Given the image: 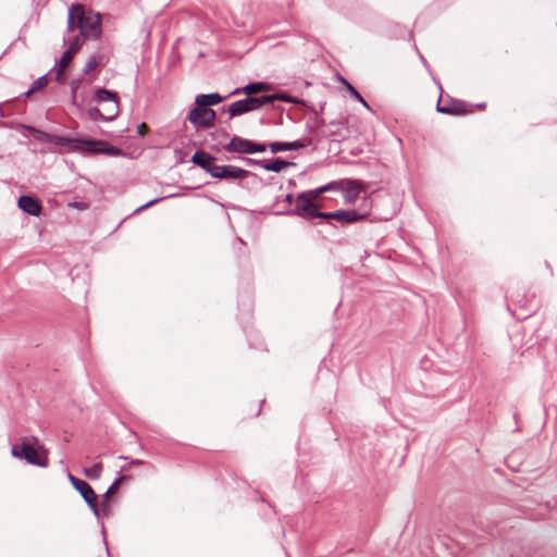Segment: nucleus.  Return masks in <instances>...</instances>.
<instances>
[{
    "instance_id": "nucleus-46",
    "label": "nucleus",
    "mask_w": 557,
    "mask_h": 557,
    "mask_svg": "<svg viewBox=\"0 0 557 557\" xmlns=\"http://www.w3.org/2000/svg\"><path fill=\"white\" fill-rule=\"evenodd\" d=\"M324 107H325V102L320 103V110L318 111V112H319V115H320L321 113H323V111H324Z\"/></svg>"
},
{
    "instance_id": "nucleus-42",
    "label": "nucleus",
    "mask_w": 557,
    "mask_h": 557,
    "mask_svg": "<svg viewBox=\"0 0 557 557\" xmlns=\"http://www.w3.org/2000/svg\"><path fill=\"white\" fill-rule=\"evenodd\" d=\"M70 205L79 210L87 208V205L85 202H79V201H74L73 203H70Z\"/></svg>"
},
{
    "instance_id": "nucleus-6",
    "label": "nucleus",
    "mask_w": 557,
    "mask_h": 557,
    "mask_svg": "<svg viewBox=\"0 0 557 557\" xmlns=\"http://www.w3.org/2000/svg\"><path fill=\"white\" fill-rule=\"evenodd\" d=\"M436 111L447 115L460 116L472 113L473 109L465 100L453 98L449 95L444 96L442 90L436 103Z\"/></svg>"
},
{
    "instance_id": "nucleus-9",
    "label": "nucleus",
    "mask_w": 557,
    "mask_h": 557,
    "mask_svg": "<svg viewBox=\"0 0 557 557\" xmlns=\"http://www.w3.org/2000/svg\"><path fill=\"white\" fill-rule=\"evenodd\" d=\"M186 119L197 128H211L215 124L216 113L211 108H201L195 104V107L189 110Z\"/></svg>"
},
{
    "instance_id": "nucleus-20",
    "label": "nucleus",
    "mask_w": 557,
    "mask_h": 557,
    "mask_svg": "<svg viewBox=\"0 0 557 557\" xmlns=\"http://www.w3.org/2000/svg\"><path fill=\"white\" fill-rule=\"evenodd\" d=\"M343 182H345L344 189H342L345 191V202L351 203L360 194V182L356 180H343Z\"/></svg>"
},
{
    "instance_id": "nucleus-8",
    "label": "nucleus",
    "mask_w": 557,
    "mask_h": 557,
    "mask_svg": "<svg viewBox=\"0 0 557 557\" xmlns=\"http://www.w3.org/2000/svg\"><path fill=\"white\" fill-rule=\"evenodd\" d=\"M82 154L95 156L106 154L111 157L124 156V151L115 146L110 145L102 139L85 138V146L83 147Z\"/></svg>"
},
{
    "instance_id": "nucleus-4",
    "label": "nucleus",
    "mask_w": 557,
    "mask_h": 557,
    "mask_svg": "<svg viewBox=\"0 0 557 557\" xmlns=\"http://www.w3.org/2000/svg\"><path fill=\"white\" fill-rule=\"evenodd\" d=\"M27 128L33 133L36 140L40 143L54 144L60 147H67L72 152L82 153L83 147L85 146V138L54 135L41 129H37L33 126H28Z\"/></svg>"
},
{
    "instance_id": "nucleus-5",
    "label": "nucleus",
    "mask_w": 557,
    "mask_h": 557,
    "mask_svg": "<svg viewBox=\"0 0 557 557\" xmlns=\"http://www.w3.org/2000/svg\"><path fill=\"white\" fill-rule=\"evenodd\" d=\"M81 35L84 38L100 39L102 34V21L100 13L86 10L83 4V14L79 15Z\"/></svg>"
},
{
    "instance_id": "nucleus-17",
    "label": "nucleus",
    "mask_w": 557,
    "mask_h": 557,
    "mask_svg": "<svg viewBox=\"0 0 557 557\" xmlns=\"http://www.w3.org/2000/svg\"><path fill=\"white\" fill-rule=\"evenodd\" d=\"M83 14V4H72L67 13V32L81 30L79 15Z\"/></svg>"
},
{
    "instance_id": "nucleus-21",
    "label": "nucleus",
    "mask_w": 557,
    "mask_h": 557,
    "mask_svg": "<svg viewBox=\"0 0 557 557\" xmlns=\"http://www.w3.org/2000/svg\"><path fill=\"white\" fill-rule=\"evenodd\" d=\"M67 479L84 499L95 492L88 482L76 478L71 472L67 473Z\"/></svg>"
},
{
    "instance_id": "nucleus-19",
    "label": "nucleus",
    "mask_w": 557,
    "mask_h": 557,
    "mask_svg": "<svg viewBox=\"0 0 557 557\" xmlns=\"http://www.w3.org/2000/svg\"><path fill=\"white\" fill-rule=\"evenodd\" d=\"M224 99H226V97L221 96L219 92L200 94L196 96L195 104L201 108H210L221 103Z\"/></svg>"
},
{
    "instance_id": "nucleus-44",
    "label": "nucleus",
    "mask_w": 557,
    "mask_h": 557,
    "mask_svg": "<svg viewBox=\"0 0 557 557\" xmlns=\"http://www.w3.org/2000/svg\"><path fill=\"white\" fill-rule=\"evenodd\" d=\"M131 465H145L146 462L141 459H132L129 461Z\"/></svg>"
},
{
    "instance_id": "nucleus-34",
    "label": "nucleus",
    "mask_w": 557,
    "mask_h": 557,
    "mask_svg": "<svg viewBox=\"0 0 557 557\" xmlns=\"http://www.w3.org/2000/svg\"><path fill=\"white\" fill-rule=\"evenodd\" d=\"M85 39L86 38H84L79 33L78 35L74 36L73 39L70 40V46L67 49H70L74 53H77L81 50Z\"/></svg>"
},
{
    "instance_id": "nucleus-36",
    "label": "nucleus",
    "mask_w": 557,
    "mask_h": 557,
    "mask_svg": "<svg viewBox=\"0 0 557 557\" xmlns=\"http://www.w3.org/2000/svg\"><path fill=\"white\" fill-rule=\"evenodd\" d=\"M267 148H269V145L251 140L250 154L264 152Z\"/></svg>"
},
{
    "instance_id": "nucleus-2",
    "label": "nucleus",
    "mask_w": 557,
    "mask_h": 557,
    "mask_svg": "<svg viewBox=\"0 0 557 557\" xmlns=\"http://www.w3.org/2000/svg\"><path fill=\"white\" fill-rule=\"evenodd\" d=\"M321 195L320 187L301 191L296 196L294 209L277 210L272 213L275 215L299 216L311 225H319L321 221L318 220L323 214V211H321L322 206L318 201Z\"/></svg>"
},
{
    "instance_id": "nucleus-52",
    "label": "nucleus",
    "mask_w": 557,
    "mask_h": 557,
    "mask_svg": "<svg viewBox=\"0 0 557 557\" xmlns=\"http://www.w3.org/2000/svg\"><path fill=\"white\" fill-rule=\"evenodd\" d=\"M16 99H17V98H15V100H16ZM13 101H14V99L7 100V102H5V103H10V102H13Z\"/></svg>"
},
{
    "instance_id": "nucleus-12",
    "label": "nucleus",
    "mask_w": 557,
    "mask_h": 557,
    "mask_svg": "<svg viewBox=\"0 0 557 557\" xmlns=\"http://www.w3.org/2000/svg\"><path fill=\"white\" fill-rule=\"evenodd\" d=\"M313 144V138H302L294 141H273L269 144L272 153L299 150Z\"/></svg>"
},
{
    "instance_id": "nucleus-25",
    "label": "nucleus",
    "mask_w": 557,
    "mask_h": 557,
    "mask_svg": "<svg viewBox=\"0 0 557 557\" xmlns=\"http://www.w3.org/2000/svg\"><path fill=\"white\" fill-rule=\"evenodd\" d=\"M265 97L268 98L267 99L268 104H271L275 101H283V102L294 103V104L300 103V100L298 98L290 96L289 94H287L286 91H283V90L276 91L274 94L265 95Z\"/></svg>"
},
{
    "instance_id": "nucleus-27",
    "label": "nucleus",
    "mask_w": 557,
    "mask_h": 557,
    "mask_svg": "<svg viewBox=\"0 0 557 557\" xmlns=\"http://www.w3.org/2000/svg\"><path fill=\"white\" fill-rule=\"evenodd\" d=\"M339 81L346 86L348 92L350 94V96L355 100L360 102L367 109H370L367 100L361 96V94L346 78H344L343 76H339Z\"/></svg>"
},
{
    "instance_id": "nucleus-14",
    "label": "nucleus",
    "mask_w": 557,
    "mask_h": 557,
    "mask_svg": "<svg viewBox=\"0 0 557 557\" xmlns=\"http://www.w3.org/2000/svg\"><path fill=\"white\" fill-rule=\"evenodd\" d=\"M81 112V116H86L90 121H103V122H111L115 120L120 113V108L116 106L111 107V114H103L97 107H90L85 109L83 107V110H78Z\"/></svg>"
},
{
    "instance_id": "nucleus-45",
    "label": "nucleus",
    "mask_w": 557,
    "mask_h": 557,
    "mask_svg": "<svg viewBox=\"0 0 557 557\" xmlns=\"http://www.w3.org/2000/svg\"><path fill=\"white\" fill-rule=\"evenodd\" d=\"M475 107L478 109H484L486 107V103L485 102H480V103L475 104Z\"/></svg>"
},
{
    "instance_id": "nucleus-11",
    "label": "nucleus",
    "mask_w": 557,
    "mask_h": 557,
    "mask_svg": "<svg viewBox=\"0 0 557 557\" xmlns=\"http://www.w3.org/2000/svg\"><path fill=\"white\" fill-rule=\"evenodd\" d=\"M251 140L234 135L230 141L222 146H211L210 149L214 152L225 150L227 152L250 154Z\"/></svg>"
},
{
    "instance_id": "nucleus-1",
    "label": "nucleus",
    "mask_w": 557,
    "mask_h": 557,
    "mask_svg": "<svg viewBox=\"0 0 557 557\" xmlns=\"http://www.w3.org/2000/svg\"><path fill=\"white\" fill-rule=\"evenodd\" d=\"M215 161V156L202 149L197 150L190 159L193 164L202 169L205 172L210 174L211 177L220 181H243L249 176L258 177L256 173L236 165H216L214 164Z\"/></svg>"
},
{
    "instance_id": "nucleus-54",
    "label": "nucleus",
    "mask_w": 557,
    "mask_h": 557,
    "mask_svg": "<svg viewBox=\"0 0 557 557\" xmlns=\"http://www.w3.org/2000/svg\"><path fill=\"white\" fill-rule=\"evenodd\" d=\"M260 411H261V407L257 410L256 416H258L260 413Z\"/></svg>"
},
{
    "instance_id": "nucleus-22",
    "label": "nucleus",
    "mask_w": 557,
    "mask_h": 557,
    "mask_svg": "<svg viewBox=\"0 0 557 557\" xmlns=\"http://www.w3.org/2000/svg\"><path fill=\"white\" fill-rule=\"evenodd\" d=\"M273 89V85L268 82H249L242 87L244 95L252 96L258 92H267Z\"/></svg>"
},
{
    "instance_id": "nucleus-40",
    "label": "nucleus",
    "mask_w": 557,
    "mask_h": 557,
    "mask_svg": "<svg viewBox=\"0 0 557 557\" xmlns=\"http://www.w3.org/2000/svg\"><path fill=\"white\" fill-rule=\"evenodd\" d=\"M100 511H102V512H103V515H106V516L110 515L111 509H110V506H109V502H108V500H103V499H102V504H101V509H100Z\"/></svg>"
},
{
    "instance_id": "nucleus-16",
    "label": "nucleus",
    "mask_w": 557,
    "mask_h": 557,
    "mask_svg": "<svg viewBox=\"0 0 557 557\" xmlns=\"http://www.w3.org/2000/svg\"><path fill=\"white\" fill-rule=\"evenodd\" d=\"M345 121L339 120H333L329 123H326V126L323 127L322 133H319L318 143L323 141L324 139L336 137L339 135V131L344 127Z\"/></svg>"
},
{
    "instance_id": "nucleus-35",
    "label": "nucleus",
    "mask_w": 557,
    "mask_h": 557,
    "mask_svg": "<svg viewBox=\"0 0 557 557\" xmlns=\"http://www.w3.org/2000/svg\"><path fill=\"white\" fill-rule=\"evenodd\" d=\"M344 184H345V182H343V180L342 181H334V182H331V183H329L326 185L320 186V191L323 194V193H326V191L344 189Z\"/></svg>"
},
{
    "instance_id": "nucleus-49",
    "label": "nucleus",
    "mask_w": 557,
    "mask_h": 557,
    "mask_svg": "<svg viewBox=\"0 0 557 557\" xmlns=\"http://www.w3.org/2000/svg\"><path fill=\"white\" fill-rule=\"evenodd\" d=\"M0 116H1V117H4V116H5V114H4V112H3V110H2V108H1V107H0Z\"/></svg>"
},
{
    "instance_id": "nucleus-13",
    "label": "nucleus",
    "mask_w": 557,
    "mask_h": 557,
    "mask_svg": "<svg viewBox=\"0 0 557 557\" xmlns=\"http://www.w3.org/2000/svg\"><path fill=\"white\" fill-rule=\"evenodd\" d=\"M17 206L23 212L33 216H39L42 211L41 200L38 197L32 195L20 196Z\"/></svg>"
},
{
    "instance_id": "nucleus-18",
    "label": "nucleus",
    "mask_w": 557,
    "mask_h": 557,
    "mask_svg": "<svg viewBox=\"0 0 557 557\" xmlns=\"http://www.w3.org/2000/svg\"><path fill=\"white\" fill-rule=\"evenodd\" d=\"M94 101L97 102L98 104L106 102V101H111V102H113V106H116L120 108L119 94L115 91L109 90L107 88H103V87H99L95 90Z\"/></svg>"
},
{
    "instance_id": "nucleus-33",
    "label": "nucleus",
    "mask_w": 557,
    "mask_h": 557,
    "mask_svg": "<svg viewBox=\"0 0 557 557\" xmlns=\"http://www.w3.org/2000/svg\"><path fill=\"white\" fill-rule=\"evenodd\" d=\"M79 85H81L79 79H73L70 83L71 94H72V104L75 106L77 110H83V104L77 101V96H76Z\"/></svg>"
},
{
    "instance_id": "nucleus-53",
    "label": "nucleus",
    "mask_w": 557,
    "mask_h": 557,
    "mask_svg": "<svg viewBox=\"0 0 557 557\" xmlns=\"http://www.w3.org/2000/svg\"><path fill=\"white\" fill-rule=\"evenodd\" d=\"M278 203V198H276L275 202L273 203V207Z\"/></svg>"
},
{
    "instance_id": "nucleus-47",
    "label": "nucleus",
    "mask_w": 557,
    "mask_h": 557,
    "mask_svg": "<svg viewBox=\"0 0 557 557\" xmlns=\"http://www.w3.org/2000/svg\"><path fill=\"white\" fill-rule=\"evenodd\" d=\"M33 94H28V89L21 95V97L29 98Z\"/></svg>"
},
{
    "instance_id": "nucleus-28",
    "label": "nucleus",
    "mask_w": 557,
    "mask_h": 557,
    "mask_svg": "<svg viewBox=\"0 0 557 557\" xmlns=\"http://www.w3.org/2000/svg\"><path fill=\"white\" fill-rule=\"evenodd\" d=\"M209 136L215 143L213 146L225 145L226 143H224V141L230 138V134L224 128H216V129L210 132Z\"/></svg>"
},
{
    "instance_id": "nucleus-24",
    "label": "nucleus",
    "mask_w": 557,
    "mask_h": 557,
    "mask_svg": "<svg viewBox=\"0 0 557 557\" xmlns=\"http://www.w3.org/2000/svg\"><path fill=\"white\" fill-rule=\"evenodd\" d=\"M290 165H293V162L286 161L282 158H274L271 161H263L262 169L269 172L280 173Z\"/></svg>"
},
{
    "instance_id": "nucleus-32",
    "label": "nucleus",
    "mask_w": 557,
    "mask_h": 557,
    "mask_svg": "<svg viewBox=\"0 0 557 557\" xmlns=\"http://www.w3.org/2000/svg\"><path fill=\"white\" fill-rule=\"evenodd\" d=\"M84 500L86 502V504L88 505V507L90 508L92 513L97 518H99L100 517V508H99V505H98V496H97V494L94 492L90 496L86 497Z\"/></svg>"
},
{
    "instance_id": "nucleus-38",
    "label": "nucleus",
    "mask_w": 557,
    "mask_h": 557,
    "mask_svg": "<svg viewBox=\"0 0 557 557\" xmlns=\"http://www.w3.org/2000/svg\"><path fill=\"white\" fill-rule=\"evenodd\" d=\"M242 160L248 166H260V168H262V164H263V160H257V159H251V158H242Z\"/></svg>"
},
{
    "instance_id": "nucleus-41",
    "label": "nucleus",
    "mask_w": 557,
    "mask_h": 557,
    "mask_svg": "<svg viewBox=\"0 0 557 557\" xmlns=\"http://www.w3.org/2000/svg\"><path fill=\"white\" fill-rule=\"evenodd\" d=\"M294 201H296V197H294L292 194H287L283 199V202L288 207H292Z\"/></svg>"
},
{
    "instance_id": "nucleus-43",
    "label": "nucleus",
    "mask_w": 557,
    "mask_h": 557,
    "mask_svg": "<svg viewBox=\"0 0 557 557\" xmlns=\"http://www.w3.org/2000/svg\"><path fill=\"white\" fill-rule=\"evenodd\" d=\"M244 95V91L242 90V87H237L235 88L233 91H231L227 96H225L226 98H230L232 96H235V95Z\"/></svg>"
},
{
    "instance_id": "nucleus-31",
    "label": "nucleus",
    "mask_w": 557,
    "mask_h": 557,
    "mask_svg": "<svg viewBox=\"0 0 557 557\" xmlns=\"http://www.w3.org/2000/svg\"><path fill=\"white\" fill-rule=\"evenodd\" d=\"M48 75L49 73H46L45 75L35 79L28 88V94H35L45 88L48 85Z\"/></svg>"
},
{
    "instance_id": "nucleus-3",
    "label": "nucleus",
    "mask_w": 557,
    "mask_h": 557,
    "mask_svg": "<svg viewBox=\"0 0 557 557\" xmlns=\"http://www.w3.org/2000/svg\"><path fill=\"white\" fill-rule=\"evenodd\" d=\"M38 440L35 436L24 438L21 444H16L12 447V456L25 459L29 465H34L40 468L48 467V458L45 451L40 453L34 444H37Z\"/></svg>"
},
{
    "instance_id": "nucleus-10",
    "label": "nucleus",
    "mask_w": 557,
    "mask_h": 557,
    "mask_svg": "<svg viewBox=\"0 0 557 557\" xmlns=\"http://www.w3.org/2000/svg\"><path fill=\"white\" fill-rule=\"evenodd\" d=\"M367 216H368L367 213H360L355 209H350V210L339 209V210H335L332 212H323V214L321 215V218L318 221H321V224L323 222H327L329 224L333 225L331 223V221L335 220L337 223H339L342 225H348V224H352V223L362 221V220L367 219Z\"/></svg>"
},
{
    "instance_id": "nucleus-26",
    "label": "nucleus",
    "mask_w": 557,
    "mask_h": 557,
    "mask_svg": "<svg viewBox=\"0 0 557 557\" xmlns=\"http://www.w3.org/2000/svg\"><path fill=\"white\" fill-rule=\"evenodd\" d=\"M106 62L107 61L104 60L103 55H100V54L91 55L87 60L85 66L83 67V74L88 75L90 72L96 70L99 65H104Z\"/></svg>"
},
{
    "instance_id": "nucleus-30",
    "label": "nucleus",
    "mask_w": 557,
    "mask_h": 557,
    "mask_svg": "<svg viewBox=\"0 0 557 557\" xmlns=\"http://www.w3.org/2000/svg\"><path fill=\"white\" fill-rule=\"evenodd\" d=\"M103 465L101 462H97L92 465L90 468H85L83 473L89 480H98L102 473Z\"/></svg>"
},
{
    "instance_id": "nucleus-39",
    "label": "nucleus",
    "mask_w": 557,
    "mask_h": 557,
    "mask_svg": "<svg viewBox=\"0 0 557 557\" xmlns=\"http://www.w3.org/2000/svg\"><path fill=\"white\" fill-rule=\"evenodd\" d=\"M148 132V125L145 122H141L137 125L136 133L138 136H144Z\"/></svg>"
},
{
    "instance_id": "nucleus-51",
    "label": "nucleus",
    "mask_w": 557,
    "mask_h": 557,
    "mask_svg": "<svg viewBox=\"0 0 557 557\" xmlns=\"http://www.w3.org/2000/svg\"><path fill=\"white\" fill-rule=\"evenodd\" d=\"M237 239H238L239 244L245 245V242L242 238L238 237Z\"/></svg>"
},
{
    "instance_id": "nucleus-50",
    "label": "nucleus",
    "mask_w": 557,
    "mask_h": 557,
    "mask_svg": "<svg viewBox=\"0 0 557 557\" xmlns=\"http://www.w3.org/2000/svg\"><path fill=\"white\" fill-rule=\"evenodd\" d=\"M420 59H421V62H423L424 64H426V61L425 59L423 58V55L420 54Z\"/></svg>"
},
{
    "instance_id": "nucleus-48",
    "label": "nucleus",
    "mask_w": 557,
    "mask_h": 557,
    "mask_svg": "<svg viewBox=\"0 0 557 557\" xmlns=\"http://www.w3.org/2000/svg\"><path fill=\"white\" fill-rule=\"evenodd\" d=\"M288 209H294V207H288L285 205L281 210H288Z\"/></svg>"
},
{
    "instance_id": "nucleus-29",
    "label": "nucleus",
    "mask_w": 557,
    "mask_h": 557,
    "mask_svg": "<svg viewBox=\"0 0 557 557\" xmlns=\"http://www.w3.org/2000/svg\"><path fill=\"white\" fill-rule=\"evenodd\" d=\"M129 479H131L129 475L120 474V476L116 478L113 481V483L109 486L107 492L102 495L103 500H108L109 502L110 497L117 492V488H119L120 484L123 481H126V480H129Z\"/></svg>"
},
{
    "instance_id": "nucleus-7",
    "label": "nucleus",
    "mask_w": 557,
    "mask_h": 557,
    "mask_svg": "<svg viewBox=\"0 0 557 557\" xmlns=\"http://www.w3.org/2000/svg\"><path fill=\"white\" fill-rule=\"evenodd\" d=\"M265 95L255 97V96H246V98L237 100L231 103L226 111L231 119L243 115L245 113H249L256 110H259L267 103Z\"/></svg>"
},
{
    "instance_id": "nucleus-23",
    "label": "nucleus",
    "mask_w": 557,
    "mask_h": 557,
    "mask_svg": "<svg viewBox=\"0 0 557 557\" xmlns=\"http://www.w3.org/2000/svg\"><path fill=\"white\" fill-rule=\"evenodd\" d=\"M75 54L76 53H74L70 49H66L62 53L60 60L55 63L54 67L59 66V70H58L57 75H55V79L59 83H63L64 82V69L71 63V61L73 60Z\"/></svg>"
},
{
    "instance_id": "nucleus-37",
    "label": "nucleus",
    "mask_w": 557,
    "mask_h": 557,
    "mask_svg": "<svg viewBox=\"0 0 557 557\" xmlns=\"http://www.w3.org/2000/svg\"><path fill=\"white\" fill-rule=\"evenodd\" d=\"M162 199H163V198H159V197H158V198H154V199H151V200H149L148 202H146L145 205L139 206L137 209H135L133 213H134V214H136V213H138V212H140V211H143V210H145V209H148V208H150L151 206H153V205L158 203V202H159L160 200H162Z\"/></svg>"
},
{
    "instance_id": "nucleus-15",
    "label": "nucleus",
    "mask_w": 557,
    "mask_h": 557,
    "mask_svg": "<svg viewBox=\"0 0 557 557\" xmlns=\"http://www.w3.org/2000/svg\"><path fill=\"white\" fill-rule=\"evenodd\" d=\"M310 112L312 115L308 119L306 128L311 135L309 138H313V143H318L319 133H322L323 127L326 126V122L319 115V112L315 108H310Z\"/></svg>"
}]
</instances>
